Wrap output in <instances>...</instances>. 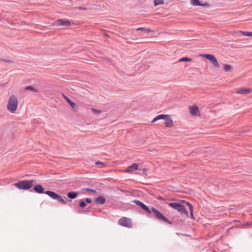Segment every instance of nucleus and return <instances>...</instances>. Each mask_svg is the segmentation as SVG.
<instances>
[{"label":"nucleus","mask_w":252,"mask_h":252,"mask_svg":"<svg viewBox=\"0 0 252 252\" xmlns=\"http://www.w3.org/2000/svg\"><path fill=\"white\" fill-rule=\"evenodd\" d=\"M199 56L209 60L212 63L214 67L219 68L220 67L219 63L214 55L204 54H200Z\"/></svg>","instance_id":"nucleus-5"},{"label":"nucleus","mask_w":252,"mask_h":252,"mask_svg":"<svg viewBox=\"0 0 252 252\" xmlns=\"http://www.w3.org/2000/svg\"><path fill=\"white\" fill-rule=\"evenodd\" d=\"M167 116H168V115H164V114H160V115H158L157 116H156V117H155L153 119V120L152 121V123H154L158 120L164 119H165V118L167 117Z\"/></svg>","instance_id":"nucleus-18"},{"label":"nucleus","mask_w":252,"mask_h":252,"mask_svg":"<svg viewBox=\"0 0 252 252\" xmlns=\"http://www.w3.org/2000/svg\"><path fill=\"white\" fill-rule=\"evenodd\" d=\"M95 165L96 167H101L104 165V163L101 161H97L95 163Z\"/></svg>","instance_id":"nucleus-25"},{"label":"nucleus","mask_w":252,"mask_h":252,"mask_svg":"<svg viewBox=\"0 0 252 252\" xmlns=\"http://www.w3.org/2000/svg\"><path fill=\"white\" fill-rule=\"evenodd\" d=\"M82 191H86L91 193H95L96 192V190L93 189L91 188H84L81 189Z\"/></svg>","instance_id":"nucleus-23"},{"label":"nucleus","mask_w":252,"mask_h":252,"mask_svg":"<svg viewBox=\"0 0 252 252\" xmlns=\"http://www.w3.org/2000/svg\"><path fill=\"white\" fill-rule=\"evenodd\" d=\"M223 69L225 72H230L232 70V66L230 65L224 64Z\"/></svg>","instance_id":"nucleus-22"},{"label":"nucleus","mask_w":252,"mask_h":252,"mask_svg":"<svg viewBox=\"0 0 252 252\" xmlns=\"http://www.w3.org/2000/svg\"><path fill=\"white\" fill-rule=\"evenodd\" d=\"M251 92V90L250 89L241 88L237 91L236 93L238 94H249Z\"/></svg>","instance_id":"nucleus-14"},{"label":"nucleus","mask_w":252,"mask_h":252,"mask_svg":"<svg viewBox=\"0 0 252 252\" xmlns=\"http://www.w3.org/2000/svg\"><path fill=\"white\" fill-rule=\"evenodd\" d=\"M35 183L34 180H24L14 184V186L19 189L27 190L31 189Z\"/></svg>","instance_id":"nucleus-2"},{"label":"nucleus","mask_w":252,"mask_h":252,"mask_svg":"<svg viewBox=\"0 0 252 252\" xmlns=\"http://www.w3.org/2000/svg\"><path fill=\"white\" fill-rule=\"evenodd\" d=\"M163 3V0H154L155 5H158Z\"/></svg>","instance_id":"nucleus-26"},{"label":"nucleus","mask_w":252,"mask_h":252,"mask_svg":"<svg viewBox=\"0 0 252 252\" xmlns=\"http://www.w3.org/2000/svg\"><path fill=\"white\" fill-rule=\"evenodd\" d=\"M191 59L187 57H183L179 59V62H190Z\"/></svg>","instance_id":"nucleus-24"},{"label":"nucleus","mask_w":252,"mask_h":252,"mask_svg":"<svg viewBox=\"0 0 252 252\" xmlns=\"http://www.w3.org/2000/svg\"><path fill=\"white\" fill-rule=\"evenodd\" d=\"M95 201L97 204L101 205L105 202L106 199L102 196H99L95 199Z\"/></svg>","instance_id":"nucleus-16"},{"label":"nucleus","mask_w":252,"mask_h":252,"mask_svg":"<svg viewBox=\"0 0 252 252\" xmlns=\"http://www.w3.org/2000/svg\"><path fill=\"white\" fill-rule=\"evenodd\" d=\"M25 90H31L32 92H35V93H38L39 92V91L38 89H35V88L33 87L32 86H27L25 88Z\"/></svg>","instance_id":"nucleus-20"},{"label":"nucleus","mask_w":252,"mask_h":252,"mask_svg":"<svg viewBox=\"0 0 252 252\" xmlns=\"http://www.w3.org/2000/svg\"><path fill=\"white\" fill-rule=\"evenodd\" d=\"M33 189L35 192H37L38 193H45V191H44V189L43 187L40 184L36 185L34 187Z\"/></svg>","instance_id":"nucleus-11"},{"label":"nucleus","mask_w":252,"mask_h":252,"mask_svg":"<svg viewBox=\"0 0 252 252\" xmlns=\"http://www.w3.org/2000/svg\"><path fill=\"white\" fill-rule=\"evenodd\" d=\"M252 222L250 221V222H247L245 225H246L247 226H250L252 225Z\"/></svg>","instance_id":"nucleus-33"},{"label":"nucleus","mask_w":252,"mask_h":252,"mask_svg":"<svg viewBox=\"0 0 252 252\" xmlns=\"http://www.w3.org/2000/svg\"><path fill=\"white\" fill-rule=\"evenodd\" d=\"M45 193L52 198L57 200L59 203H61L63 204H66L67 202L68 199L65 196L62 197L57 193L50 190L46 191Z\"/></svg>","instance_id":"nucleus-4"},{"label":"nucleus","mask_w":252,"mask_h":252,"mask_svg":"<svg viewBox=\"0 0 252 252\" xmlns=\"http://www.w3.org/2000/svg\"><path fill=\"white\" fill-rule=\"evenodd\" d=\"M242 33L244 36H252V32H242Z\"/></svg>","instance_id":"nucleus-27"},{"label":"nucleus","mask_w":252,"mask_h":252,"mask_svg":"<svg viewBox=\"0 0 252 252\" xmlns=\"http://www.w3.org/2000/svg\"><path fill=\"white\" fill-rule=\"evenodd\" d=\"M79 8L80 9H86V8H83V7H79Z\"/></svg>","instance_id":"nucleus-34"},{"label":"nucleus","mask_w":252,"mask_h":252,"mask_svg":"<svg viewBox=\"0 0 252 252\" xmlns=\"http://www.w3.org/2000/svg\"><path fill=\"white\" fill-rule=\"evenodd\" d=\"M78 195V193L75 191H70L67 193V197L71 199L75 198Z\"/></svg>","instance_id":"nucleus-19"},{"label":"nucleus","mask_w":252,"mask_h":252,"mask_svg":"<svg viewBox=\"0 0 252 252\" xmlns=\"http://www.w3.org/2000/svg\"><path fill=\"white\" fill-rule=\"evenodd\" d=\"M62 94L64 99L67 101V102L73 108L75 109L77 108L76 104L74 102L71 101L70 99H69L68 97L65 95L63 94Z\"/></svg>","instance_id":"nucleus-15"},{"label":"nucleus","mask_w":252,"mask_h":252,"mask_svg":"<svg viewBox=\"0 0 252 252\" xmlns=\"http://www.w3.org/2000/svg\"><path fill=\"white\" fill-rule=\"evenodd\" d=\"M86 206V202L83 200L81 201L79 204V206L82 208H84Z\"/></svg>","instance_id":"nucleus-28"},{"label":"nucleus","mask_w":252,"mask_h":252,"mask_svg":"<svg viewBox=\"0 0 252 252\" xmlns=\"http://www.w3.org/2000/svg\"><path fill=\"white\" fill-rule=\"evenodd\" d=\"M190 3L193 6L201 5L205 7L209 6V4L207 2L202 3L199 0H190Z\"/></svg>","instance_id":"nucleus-9"},{"label":"nucleus","mask_w":252,"mask_h":252,"mask_svg":"<svg viewBox=\"0 0 252 252\" xmlns=\"http://www.w3.org/2000/svg\"><path fill=\"white\" fill-rule=\"evenodd\" d=\"M71 26V23L68 20L58 19L56 20L53 24V27L62 26L64 28L68 27Z\"/></svg>","instance_id":"nucleus-7"},{"label":"nucleus","mask_w":252,"mask_h":252,"mask_svg":"<svg viewBox=\"0 0 252 252\" xmlns=\"http://www.w3.org/2000/svg\"><path fill=\"white\" fill-rule=\"evenodd\" d=\"M136 31H146V29L144 28L141 27V28H139L137 29Z\"/></svg>","instance_id":"nucleus-32"},{"label":"nucleus","mask_w":252,"mask_h":252,"mask_svg":"<svg viewBox=\"0 0 252 252\" xmlns=\"http://www.w3.org/2000/svg\"><path fill=\"white\" fill-rule=\"evenodd\" d=\"M118 223L122 226L127 228H131L132 227V223L131 219L126 217H122L118 221Z\"/></svg>","instance_id":"nucleus-6"},{"label":"nucleus","mask_w":252,"mask_h":252,"mask_svg":"<svg viewBox=\"0 0 252 252\" xmlns=\"http://www.w3.org/2000/svg\"><path fill=\"white\" fill-rule=\"evenodd\" d=\"M1 60L3 61V62L9 63H13V62L11 60H10L1 59Z\"/></svg>","instance_id":"nucleus-29"},{"label":"nucleus","mask_w":252,"mask_h":252,"mask_svg":"<svg viewBox=\"0 0 252 252\" xmlns=\"http://www.w3.org/2000/svg\"><path fill=\"white\" fill-rule=\"evenodd\" d=\"M177 210L181 214V215H187L188 214V212L185 206L183 204L180 203L179 207H178Z\"/></svg>","instance_id":"nucleus-8"},{"label":"nucleus","mask_w":252,"mask_h":252,"mask_svg":"<svg viewBox=\"0 0 252 252\" xmlns=\"http://www.w3.org/2000/svg\"><path fill=\"white\" fill-rule=\"evenodd\" d=\"M190 113L192 115L196 116L199 112L198 107L196 105H193L189 107Z\"/></svg>","instance_id":"nucleus-12"},{"label":"nucleus","mask_w":252,"mask_h":252,"mask_svg":"<svg viewBox=\"0 0 252 252\" xmlns=\"http://www.w3.org/2000/svg\"><path fill=\"white\" fill-rule=\"evenodd\" d=\"M133 203L136 204L137 205L139 206L141 208L148 213H151L152 212L155 215V217L158 220H161L165 223L169 224H172V221L168 220L162 213H161L158 210L154 207H152L150 209L148 206L145 205L143 202L137 200H134L133 201Z\"/></svg>","instance_id":"nucleus-1"},{"label":"nucleus","mask_w":252,"mask_h":252,"mask_svg":"<svg viewBox=\"0 0 252 252\" xmlns=\"http://www.w3.org/2000/svg\"><path fill=\"white\" fill-rule=\"evenodd\" d=\"M165 125L167 127H171L173 126V121L169 115L165 119Z\"/></svg>","instance_id":"nucleus-13"},{"label":"nucleus","mask_w":252,"mask_h":252,"mask_svg":"<svg viewBox=\"0 0 252 252\" xmlns=\"http://www.w3.org/2000/svg\"><path fill=\"white\" fill-rule=\"evenodd\" d=\"M184 203L185 204V205L187 206H188L189 207V212H190V216H191V218H193V207L192 205L191 204V203H190L189 202H187V201H184Z\"/></svg>","instance_id":"nucleus-17"},{"label":"nucleus","mask_w":252,"mask_h":252,"mask_svg":"<svg viewBox=\"0 0 252 252\" xmlns=\"http://www.w3.org/2000/svg\"><path fill=\"white\" fill-rule=\"evenodd\" d=\"M18 104V102L17 97L14 95H11L8 102L7 109L11 113H14L17 109Z\"/></svg>","instance_id":"nucleus-3"},{"label":"nucleus","mask_w":252,"mask_h":252,"mask_svg":"<svg viewBox=\"0 0 252 252\" xmlns=\"http://www.w3.org/2000/svg\"><path fill=\"white\" fill-rule=\"evenodd\" d=\"M138 165L137 163H133L132 165L128 166V167L126 169L125 172L127 173H130L135 170L138 169Z\"/></svg>","instance_id":"nucleus-10"},{"label":"nucleus","mask_w":252,"mask_h":252,"mask_svg":"<svg viewBox=\"0 0 252 252\" xmlns=\"http://www.w3.org/2000/svg\"><path fill=\"white\" fill-rule=\"evenodd\" d=\"M85 200L86 202L88 203H91L92 202V199L90 198H86Z\"/></svg>","instance_id":"nucleus-31"},{"label":"nucleus","mask_w":252,"mask_h":252,"mask_svg":"<svg viewBox=\"0 0 252 252\" xmlns=\"http://www.w3.org/2000/svg\"><path fill=\"white\" fill-rule=\"evenodd\" d=\"M180 204V203H176V202H171V203H168V205L170 207L173 208L174 209H175L176 210Z\"/></svg>","instance_id":"nucleus-21"},{"label":"nucleus","mask_w":252,"mask_h":252,"mask_svg":"<svg viewBox=\"0 0 252 252\" xmlns=\"http://www.w3.org/2000/svg\"><path fill=\"white\" fill-rule=\"evenodd\" d=\"M92 110L93 112H94V113H100V110H97L96 109H94V108H92Z\"/></svg>","instance_id":"nucleus-30"}]
</instances>
